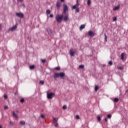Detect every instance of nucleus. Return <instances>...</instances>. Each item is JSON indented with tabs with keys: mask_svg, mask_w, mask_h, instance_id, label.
I'll list each match as a JSON object with an SVG mask.
<instances>
[{
	"mask_svg": "<svg viewBox=\"0 0 128 128\" xmlns=\"http://www.w3.org/2000/svg\"><path fill=\"white\" fill-rule=\"evenodd\" d=\"M88 36H90L91 38H92L94 36V32H92V31L90 30L89 32H88Z\"/></svg>",
	"mask_w": 128,
	"mask_h": 128,
	"instance_id": "1a4fd4ad",
	"label": "nucleus"
},
{
	"mask_svg": "<svg viewBox=\"0 0 128 128\" xmlns=\"http://www.w3.org/2000/svg\"><path fill=\"white\" fill-rule=\"evenodd\" d=\"M114 102H118V98H115L114 99Z\"/></svg>",
	"mask_w": 128,
	"mask_h": 128,
	"instance_id": "4be33fe9",
	"label": "nucleus"
},
{
	"mask_svg": "<svg viewBox=\"0 0 128 128\" xmlns=\"http://www.w3.org/2000/svg\"><path fill=\"white\" fill-rule=\"evenodd\" d=\"M105 122H108V118H105Z\"/></svg>",
	"mask_w": 128,
	"mask_h": 128,
	"instance_id": "37998d69",
	"label": "nucleus"
},
{
	"mask_svg": "<svg viewBox=\"0 0 128 128\" xmlns=\"http://www.w3.org/2000/svg\"><path fill=\"white\" fill-rule=\"evenodd\" d=\"M108 36H106V34H104V41L105 42H108Z\"/></svg>",
	"mask_w": 128,
	"mask_h": 128,
	"instance_id": "6ab92c4d",
	"label": "nucleus"
},
{
	"mask_svg": "<svg viewBox=\"0 0 128 128\" xmlns=\"http://www.w3.org/2000/svg\"><path fill=\"white\" fill-rule=\"evenodd\" d=\"M54 93L52 92L47 93V98L49 100H52V98H54Z\"/></svg>",
	"mask_w": 128,
	"mask_h": 128,
	"instance_id": "20e7f679",
	"label": "nucleus"
},
{
	"mask_svg": "<svg viewBox=\"0 0 128 128\" xmlns=\"http://www.w3.org/2000/svg\"><path fill=\"white\" fill-rule=\"evenodd\" d=\"M74 54H76V50H74L72 49H70V54L71 56H74Z\"/></svg>",
	"mask_w": 128,
	"mask_h": 128,
	"instance_id": "9d476101",
	"label": "nucleus"
},
{
	"mask_svg": "<svg viewBox=\"0 0 128 128\" xmlns=\"http://www.w3.org/2000/svg\"><path fill=\"white\" fill-rule=\"evenodd\" d=\"M117 18H116V17H114L113 19V21L114 22H116V20Z\"/></svg>",
	"mask_w": 128,
	"mask_h": 128,
	"instance_id": "f704fd0d",
	"label": "nucleus"
},
{
	"mask_svg": "<svg viewBox=\"0 0 128 128\" xmlns=\"http://www.w3.org/2000/svg\"><path fill=\"white\" fill-rule=\"evenodd\" d=\"M79 68H82V69L84 68V65L79 66Z\"/></svg>",
	"mask_w": 128,
	"mask_h": 128,
	"instance_id": "aec40b11",
	"label": "nucleus"
},
{
	"mask_svg": "<svg viewBox=\"0 0 128 128\" xmlns=\"http://www.w3.org/2000/svg\"><path fill=\"white\" fill-rule=\"evenodd\" d=\"M16 28H18V24H16L14 26L12 27H10L8 30V32H14V30H16Z\"/></svg>",
	"mask_w": 128,
	"mask_h": 128,
	"instance_id": "39448f33",
	"label": "nucleus"
},
{
	"mask_svg": "<svg viewBox=\"0 0 128 128\" xmlns=\"http://www.w3.org/2000/svg\"><path fill=\"white\" fill-rule=\"evenodd\" d=\"M46 14H50V10H47L46 11Z\"/></svg>",
	"mask_w": 128,
	"mask_h": 128,
	"instance_id": "f3484780",
	"label": "nucleus"
},
{
	"mask_svg": "<svg viewBox=\"0 0 128 128\" xmlns=\"http://www.w3.org/2000/svg\"><path fill=\"white\" fill-rule=\"evenodd\" d=\"M84 28H86V26H84V24L81 25L80 28V30H82Z\"/></svg>",
	"mask_w": 128,
	"mask_h": 128,
	"instance_id": "4468645a",
	"label": "nucleus"
},
{
	"mask_svg": "<svg viewBox=\"0 0 128 128\" xmlns=\"http://www.w3.org/2000/svg\"><path fill=\"white\" fill-rule=\"evenodd\" d=\"M66 108H67L66 105H64V106H62L63 110H66Z\"/></svg>",
	"mask_w": 128,
	"mask_h": 128,
	"instance_id": "393cba45",
	"label": "nucleus"
},
{
	"mask_svg": "<svg viewBox=\"0 0 128 128\" xmlns=\"http://www.w3.org/2000/svg\"><path fill=\"white\" fill-rule=\"evenodd\" d=\"M20 124H22V126H24V124H26V122L24 121V120H21L20 121Z\"/></svg>",
	"mask_w": 128,
	"mask_h": 128,
	"instance_id": "dca6fc26",
	"label": "nucleus"
},
{
	"mask_svg": "<svg viewBox=\"0 0 128 128\" xmlns=\"http://www.w3.org/2000/svg\"><path fill=\"white\" fill-rule=\"evenodd\" d=\"M50 18H54V14H50Z\"/></svg>",
	"mask_w": 128,
	"mask_h": 128,
	"instance_id": "58836bf2",
	"label": "nucleus"
},
{
	"mask_svg": "<svg viewBox=\"0 0 128 128\" xmlns=\"http://www.w3.org/2000/svg\"><path fill=\"white\" fill-rule=\"evenodd\" d=\"M78 8V3H76L75 5L73 6L72 9L76 10Z\"/></svg>",
	"mask_w": 128,
	"mask_h": 128,
	"instance_id": "ddd939ff",
	"label": "nucleus"
},
{
	"mask_svg": "<svg viewBox=\"0 0 128 128\" xmlns=\"http://www.w3.org/2000/svg\"><path fill=\"white\" fill-rule=\"evenodd\" d=\"M108 118H112V115L108 114Z\"/></svg>",
	"mask_w": 128,
	"mask_h": 128,
	"instance_id": "4c0bfd02",
	"label": "nucleus"
},
{
	"mask_svg": "<svg viewBox=\"0 0 128 128\" xmlns=\"http://www.w3.org/2000/svg\"><path fill=\"white\" fill-rule=\"evenodd\" d=\"M0 128H2V126H0Z\"/></svg>",
	"mask_w": 128,
	"mask_h": 128,
	"instance_id": "a18cd8bd",
	"label": "nucleus"
},
{
	"mask_svg": "<svg viewBox=\"0 0 128 128\" xmlns=\"http://www.w3.org/2000/svg\"><path fill=\"white\" fill-rule=\"evenodd\" d=\"M120 8V5H118L117 6H114L113 8L114 12H116V10H118V9Z\"/></svg>",
	"mask_w": 128,
	"mask_h": 128,
	"instance_id": "f8f14e48",
	"label": "nucleus"
},
{
	"mask_svg": "<svg viewBox=\"0 0 128 128\" xmlns=\"http://www.w3.org/2000/svg\"><path fill=\"white\" fill-rule=\"evenodd\" d=\"M4 98H5L6 100L8 98V96L6 94H4Z\"/></svg>",
	"mask_w": 128,
	"mask_h": 128,
	"instance_id": "473e14b6",
	"label": "nucleus"
},
{
	"mask_svg": "<svg viewBox=\"0 0 128 128\" xmlns=\"http://www.w3.org/2000/svg\"><path fill=\"white\" fill-rule=\"evenodd\" d=\"M18 2H24V0H17Z\"/></svg>",
	"mask_w": 128,
	"mask_h": 128,
	"instance_id": "ea45409f",
	"label": "nucleus"
},
{
	"mask_svg": "<svg viewBox=\"0 0 128 128\" xmlns=\"http://www.w3.org/2000/svg\"><path fill=\"white\" fill-rule=\"evenodd\" d=\"M61 6H62V2H57L56 6L58 10H60V8Z\"/></svg>",
	"mask_w": 128,
	"mask_h": 128,
	"instance_id": "9b49d317",
	"label": "nucleus"
},
{
	"mask_svg": "<svg viewBox=\"0 0 128 128\" xmlns=\"http://www.w3.org/2000/svg\"><path fill=\"white\" fill-rule=\"evenodd\" d=\"M98 90V86H96L95 87V91L96 92Z\"/></svg>",
	"mask_w": 128,
	"mask_h": 128,
	"instance_id": "cd10ccee",
	"label": "nucleus"
},
{
	"mask_svg": "<svg viewBox=\"0 0 128 128\" xmlns=\"http://www.w3.org/2000/svg\"><path fill=\"white\" fill-rule=\"evenodd\" d=\"M121 60H124V53H122L121 54Z\"/></svg>",
	"mask_w": 128,
	"mask_h": 128,
	"instance_id": "2eb2a0df",
	"label": "nucleus"
},
{
	"mask_svg": "<svg viewBox=\"0 0 128 128\" xmlns=\"http://www.w3.org/2000/svg\"><path fill=\"white\" fill-rule=\"evenodd\" d=\"M76 12H80V8H76Z\"/></svg>",
	"mask_w": 128,
	"mask_h": 128,
	"instance_id": "5701e85b",
	"label": "nucleus"
},
{
	"mask_svg": "<svg viewBox=\"0 0 128 128\" xmlns=\"http://www.w3.org/2000/svg\"><path fill=\"white\" fill-rule=\"evenodd\" d=\"M40 116L42 118H44V114H41Z\"/></svg>",
	"mask_w": 128,
	"mask_h": 128,
	"instance_id": "7c9ffc66",
	"label": "nucleus"
},
{
	"mask_svg": "<svg viewBox=\"0 0 128 128\" xmlns=\"http://www.w3.org/2000/svg\"><path fill=\"white\" fill-rule=\"evenodd\" d=\"M30 70H34V66L32 65V66H30Z\"/></svg>",
	"mask_w": 128,
	"mask_h": 128,
	"instance_id": "412c9836",
	"label": "nucleus"
},
{
	"mask_svg": "<svg viewBox=\"0 0 128 128\" xmlns=\"http://www.w3.org/2000/svg\"><path fill=\"white\" fill-rule=\"evenodd\" d=\"M53 120L55 128H58V118H56L54 117H53Z\"/></svg>",
	"mask_w": 128,
	"mask_h": 128,
	"instance_id": "423d86ee",
	"label": "nucleus"
},
{
	"mask_svg": "<svg viewBox=\"0 0 128 128\" xmlns=\"http://www.w3.org/2000/svg\"><path fill=\"white\" fill-rule=\"evenodd\" d=\"M66 74L64 72H60V73H54V78H64Z\"/></svg>",
	"mask_w": 128,
	"mask_h": 128,
	"instance_id": "7ed1b4c3",
	"label": "nucleus"
},
{
	"mask_svg": "<svg viewBox=\"0 0 128 128\" xmlns=\"http://www.w3.org/2000/svg\"><path fill=\"white\" fill-rule=\"evenodd\" d=\"M64 14L62 15H60V14L56 15V22L59 24H60V22H62V18L64 20Z\"/></svg>",
	"mask_w": 128,
	"mask_h": 128,
	"instance_id": "f03ea898",
	"label": "nucleus"
},
{
	"mask_svg": "<svg viewBox=\"0 0 128 128\" xmlns=\"http://www.w3.org/2000/svg\"><path fill=\"white\" fill-rule=\"evenodd\" d=\"M4 110H8V106H4Z\"/></svg>",
	"mask_w": 128,
	"mask_h": 128,
	"instance_id": "e433bc0d",
	"label": "nucleus"
},
{
	"mask_svg": "<svg viewBox=\"0 0 128 128\" xmlns=\"http://www.w3.org/2000/svg\"><path fill=\"white\" fill-rule=\"evenodd\" d=\"M10 126H14V122H12V121H10Z\"/></svg>",
	"mask_w": 128,
	"mask_h": 128,
	"instance_id": "2f4dec72",
	"label": "nucleus"
},
{
	"mask_svg": "<svg viewBox=\"0 0 128 128\" xmlns=\"http://www.w3.org/2000/svg\"><path fill=\"white\" fill-rule=\"evenodd\" d=\"M118 70H122V67H118Z\"/></svg>",
	"mask_w": 128,
	"mask_h": 128,
	"instance_id": "a19ab883",
	"label": "nucleus"
},
{
	"mask_svg": "<svg viewBox=\"0 0 128 128\" xmlns=\"http://www.w3.org/2000/svg\"><path fill=\"white\" fill-rule=\"evenodd\" d=\"M61 2H64V0H60Z\"/></svg>",
	"mask_w": 128,
	"mask_h": 128,
	"instance_id": "79ce46f5",
	"label": "nucleus"
},
{
	"mask_svg": "<svg viewBox=\"0 0 128 128\" xmlns=\"http://www.w3.org/2000/svg\"><path fill=\"white\" fill-rule=\"evenodd\" d=\"M108 64H109V66H112V61H110L108 62Z\"/></svg>",
	"mask_w": 128,
	"mask_h": 128,
	"instance_id": "a878e982",
	"label": "nucleus"
},
{
	"mask_svg": "<svg viewBox=\"0 0 128 128\" xmlns=\"http://www.w3.org/2000/svg\"><path fill=\"white\" fill-rule=\"evenodd\" d=\"M40 84H44V80H40Z\"/></svg>",
	"mask_w": 128,
	"mask_h": 128,
	"instance_id": "c756f323",
	"label": "nucleus"
},
{
	"mask_svg": "<svg viewBox=\"0 0 128 128\" xmlns=\"http://www.w3.org/2000/svg\"><path fill=\"white\" fill-rule=\"evenodd\" d=\"M54 70H60V68L56 67V68H54Z\"/></svg>",
	"mask_w": 128,
	"mask_h": 128,
	"instance_id": "b1692460",
	"label": "nucleus"
},
{
	"mask_svg": "<svg viewBox=\"0 0 128 128\" xmlns=\"http://www.w3.org/2000/svg\"><path fill=\"white\" fill-rule=\"evenodd\" d=\"M98 122H100V116H98Z\"/></svg>",
	"mask_w": 128,
	"mask_h": 128,
	"instance_id": "72a5a7b5",
	"label": "nucleus"
},
{
	"mask_svg": "<svg viewBox=\"0 0 128 128\" xmlns=\"http://www.w3.org/2000/svg\"><path fill=\"white\" fill-rule=\"evenodd\" d=\"M76 120H80V116L78 115H77L76 116Z\"/></svg>",
	"mask_w": 128,
	"mask_h": 128,
	"instance_id": "bb28decb",
	"label": "nucleus"
},
{
	"mask_svg": "<svg viewBox=\"0 0 128 128\" xmlns=\"http://www.w3.org/2000/svg\"><path fill=\"white\" fill-rule=\"evenodd\" d=\"M24 102V98H21L20 102Z\"/></svg>",
	"mask_w": 128,
	"mask_h": 128,
	"instance_id": "c85d7f7f",
	"label": "nucleus"
},
{
	"mask_svg": "<svg viewBox=\"0 0 128 128\" xmlns=\"http://www.w3.org/2000/svg\"><path fill=\"white\" fill-rule=\"evenodd\" d=\"M22 6H23L24 8L26 7V6L24 4H22Z\"/></svg>",
	"mask_w": 128,
	"mask_h": 128,
	"instance_id": "c03bdc74",
	"label": "nucleus"
},
{
	"mask_svg": "<svg viewBox=\"0 0 128 128\" xmlns=\"http://www.w3.org/2000/svg\"><path fill=\"white\" fill-rule=\"evenodd\" d=\"M41 62H46V60L42 59V60H41Z\"/></svg>",
	"mask_w": 128,
	"mask_h": 128,
	"instance_id": "c9c22d12",
	"label": "nucleus"
},
{
	"mask_svg": "<svg viewBox=\"0 0 128 128\" xmlns=\"http://www.w3.org/2000/svg\"><path fill=\"white\" fill-rule=\"evenodd\" d=\"M91 1L90 0H88V2H87V4L88 6H90V4H91Z\"/></svg>",
	"mask_w": 128,
	"mask_h": 128,
	"instance_id": "a211bd4d",
	"label": "nucleus"
},
{
	"mask_svg": "<svg viewBox=\"0 0 128 128\" xmlns=\"http://www.w3.org/2000/svg\"><path fill=\"white\" fill-rule=\"evenodd\" d=\"M16 16H18V18H24V14H22V12L16 13Z\"/></svg>",
	"mask_w": 128,
	"mask_h": 128,
	"instance_id": "6e6552de",
	"label": "nucleus"
},
{
	"mask_svg": "<svg viewBox=\"0 0 128 128\" xmlns=\"http://www.w3.org/2000/svg\"><path fill=\"white\" fill-rule=\"evenodd\" d=\"M18 110L12 112V116H14V118H16V120L18 119Z\"/></svg>",
	"mask_w": 128,
	"mask_h": 128,
	"instance_id": "0eeeda50",
	"label": "nucleus"
},
{
	"mask_svg": "<svg viewBox=\"0 0 128 128\" xmlns=\"http://www.w3.org/2000/svg\"><path fill=\"white\" fill-rule=\"evenodd\" d=\"M68 6L66 4H63V14L64 15V20L65 22H68Z\"/></svg>",
	"mask_w": 128,
	"mask_h": 128,
	"instance_id": "f257e3e1",
	"label": "nucleus"
}]
</instances>
